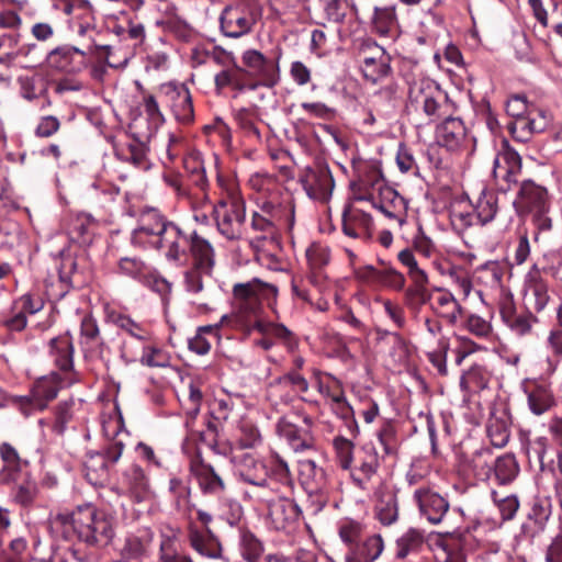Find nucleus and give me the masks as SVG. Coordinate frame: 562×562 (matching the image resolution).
<instances>
[{
  "mask_svg": "<svg viewBox=\"0 0 562 562\" xmlns=\"http://www.w3.org/2000/svg\"><path fill=\"white\" fill-rule=\"evenodd\" d=\"M198 476L200 485L205 492L216 494L225 488L224 481L210 465H202Z\"/></svg>",
  "mask_w": 562,
  "mask_h": 562,
  "instance_id": "de8ad7c7",
  "label": "nucleus"
},
{
  "mask_svg": "<svg viewBox=\"0 0 562 562\" xmlns=\"http://www.w3.org/2000/svg\"><path fill=\"white\" fill-rule=\"evenodd\" d=\"M425 543L423 531L416 528H409L396 540L395 557L405 559L409 554L417 553Z\"/></svg>",
  "mask_w": 562,
  "mask_h": 562,
  "instance_id": "473e14b6",
  "label": "nucleus"
},
{
  "mask_svg": "<svg viewBox=\"0 0 562 562\" xmlns=\"http://www.w3.org/2000/svg\"><path fill=\"white\" fill-rule=\"evenodd\" d=\"M434 292L431 310L449 324H457L463 314V308L458 300L450 291L442 288H437Z\"/></svg>",
  "mask_w": 562,
  "mask_h": 562,
  "instance_id": "aec40b11",
  "label": "nucleus"
},
{
  "mask_svg": "<svg viewBox=\"0 0 562 562\" xmlns=\"http://www.w3.org/2000/svg\"><path fill=\"white\" fill-rule=\"evenodd\" d=\"M268 516L274 529L291 531L300 520L301 509L297 504L286 497H278L268 502Z\"/></svg>",
  "mask_w": 562,
  "mask_h": 562,
  "instance_id": "dca6fc26",
  "label": "nucleus"
},
{
  "mask_svg": "<svg viewBox=\"0 0 562 562\" xmlns=\"http://www.w3.org/2000/svg\"><path fill=\"white\" fill-rule=\"evenodd\" d=\"M190 250L194 260L193 268L201 269L209 276L214 266V249L212 245L195 233L190 235Z\"/></svg>",
  "mask_w": 562,
  "mask_h": 562,
  "instance_id": "393cba45",
  "label": "nucleus"
},
{
  "mask_svg": "<svg viewBox=\"0 0 562 562\" xmlns=\"http://www.w3.org/2000/svg\"><path fill=\"white\" fill-rule=\"evenodd\" d=\"M550 300L548 284L540 270L533 266L526 274L524 283V304L528 311L541 312Z\"/></svg>",
  "mask_w": 562,
  "mask_h": 562,
  "instance_id": "ddd939ff",
  "label": "nucleus"
},
{
  "mask_svg": "<svg viewBox=\"0 0 562 562\" xmlns=\"http://www.w3.org/2000/svg\"><path fill=\"white\" fill-rule=\"evenodd\" d=\"M407 269H408V272H407L408 277L415 283V289H408L406 292L407 295L417 296V297H419L422 303H425L427 301V295H426V284L428 283L427 273L425 272V270H423L418 266L416 259L411 261V263L407 266Z\"/></svg>",
  "mask_w": 562,
  "mask_h": 562,
  "instance_id": "a19ab883",
  "label": "nucleus"
},
{
  "mask_svg": "<svg viewBox=\"0 0 562 562\" xmlns=\"http://www.w3.org/2000/svg\"><path fill=\"white\" fill-rule=\"evenodd\" d=\"M361 70L366 79L371 82H376L389 74V59L383 54H381L379 58L366 57Z\"/></svg>",
  "mask_w": 562,
  "mask_h": 562,
  "instance_id": "4c0bfd02",
  "label": "nucleus"
},
{
  "mask_svg": "<svg viewBox=\"0 0 562 562\" xmlns=\"http://www.w3.org/2000/svg\"><path fill=\"white\" fill-rule=\"evenodd\" d=\"M55 520L89 546H105L114 537L115 518L91 504L77 506L71 513L58 514Z\"/></svg>",
  "mask_w": 562,
  "mask_h": 562,
  "instance_id": "7ed1b4c3",
  "label": "nucleus"
},
{
  "mask_svg": "<svg viewBox=\"0 0 562 562\" xmlns=\"http://www.w3.org/2000/svg\"><path fill=\"white\" fill-rule=\"evenodd\" d=\"M262 553L261 542L252 535H244L241 542V554L248 562H257Z\"/></svg>",
  "mask_w": 562,
  "mask_h": 562,
  "instance_id": "e2e57ef3",
  "label": "nucleus"
},
{
  "mask_svg": "<svg viewBox=\"0 0 562 562\" xmlns=\"http://www.w3.org/2000/svg\"><path fill=\"white\" fill-rule=\"evenodd\" d=\"M217 231L229 240L239 239L245 227V202L237 193H229L213 206Z\"/></svg>",
  "mask_w": 562,
  "mask_h": 562,
  "instance_id": "39448f33",
  "label": "nucleus"
},
{
  "mask_svg": "<svg viewBox=\"0 0 562 562\" xmlns=\"http://www.w3.org/2000/svg\"><path fill=\"white\" fill-rule=\"evenodd\" d=\"M528 404L533 414L541 415L553 405V397L549 390L537 386L528 394Z\"/></svg>",
  "mask_w": 562,
  "mask_h": 562,
  "instance_id": "49530a36",
  "label": "nucleus"
},
{
  "mask_svg": "<svg viewBox=\"0 0 562 562\" xmlns=\"http://www.w3.org/2000/svg\"><path fill=\"white\" fill-rule=\"evenodd\" d=\"M119 490L137 504L149 502L153 496L149 479L137 464H131L123 470Z\"/></svg>",
  "mask_w": 562,
  "mask_h": 562,
  "instance_id": "1a4fd4ad",
  "label": "nucleus"
},
{
  "mask_svg": "<svg viewBox=\"0 0 562 562\" xmlns=\"http://www.w3.org/2000/svg\"><path fill=\"white\" fill-rule=\"evenodd\" d=\"M380 465L379 454L372 445H364L357 459L356 471L352 479L359 486H363L376 472Z\"/></svg>",
  "mask_w": 562,
  "mask_h": 562,
  "instance_id": "b1692460",
  "label": "nucleus"
},
{
  "mask_svg": "<svg viewBox=\"0 0 562 562\" xmlns=\"http://www.w3.org/2000/svg\"><path fill=\"white\" fill-rule=\"evenodd\" d=\"M283 224L274 221L272 218L267 217L263 214L255 213L251 220V227L260 232L261 238H273L277 234L278 227H281Z\"/></svg>",
  "mask_w": 562,
  "mask_h": 562,
  "instance_id": "864d4df0",
  "label": "nucleus"
},
{
  "mask_svg": "<svg viewBox=\"0 0 562 562\" xmlns=\"http://www.w3.org/2000/svg\"><path fill=\"white\" fill-rule=\"evenodd\" d=\"M299 473L302 484L310 493L322 494L326 490V472L311 459L299 461Z\"/></svg>",
  "mask_w": 562,
  "mask_h": 562,
  "instance_id": "5701e85b",
  "label": "nucleus"
},
{
  "mask_svg": "<svg viewBox=\"0 0 562 562\" xmlns=\"http://www.w3.org/2000/svg\"><path fill=\"white\" fill-rule=\"evenodd\" d=\"M376 519L384 526H391L398 519V502L392 492H382L379 494L374 506Z\"/></svg>",
  "mask_w": 562,
  "mask_h": 562,
  "instance_id": "c756f323",
  "label": "nucleus"
},
{
  "mask_svg": "<svg viewBox=\"0 0 562 562\" xmlns=\"http://www.w3.org/2000/svg\"><path fill=\"white\" fill-rule=\"evenodd\" d=\"M384 550V541L380 535L368 537L351 555L346 557V562H374Z\"/></svg>",
  "mask_w": 562,
  "mask_h": 562,
  "instance_id": "7c9ffc66",
  "label": "nucleus"
},
{
  "mask_svg": "<svg viewBox=\"0 0 562 562\" xmlns=\"http://www.w3.org/2000/svg\"><path fill=\"white\" fill-rule=\"evenodd\" d=\"M154 533L149 529L138 530L125 539L123 553L133 560H144L151 550Z\"/></svg>",
  "mask_w": 562,
  "mask_h": 562,
  "instance_id": "a878e982",
  "label": "nucleus"
},
{
  "mask_svg": "<svg viewBox=\"0 0 562 562\" xmlns=\"http://www.w3.org/2000/svg\"><path fill=\"white\" fill-rule=\"evenodd\" d=\"M189 541L191 547L203 557L216 559L222 554L221 543L210 533L209 529L202 532L191 527L189 530Z\"/></svg>",
  "mask_w": 562,
  "mask_h": 562,
  "instance_id": "bb28decb",
  "label": "nucleus"
},
{
  "mask_svg": "<svg viewBox=\"0 0 562 562\" xmlns=\"http://www.w3.org/2000/svg\"><path fill=\"white\" fill-rule=\"evenodd\" d=\"M45 64L56 71L77 74L87 67L86 52L71 45L57 46L47 53Z\"/></svg>",
  "mask_w": 562,
  "mask_h": 562,
  "instance_id": "9d476101",
  "label": "nucleus"
},
{
  "mask_svg": "<svg viewBox=\"0 0 562 562\" xmlns=\"http://www.w3.org/2000/svg\"><path fill=\"white\" fill-rule=\"evenodd\" d=\"M234 460L244 482L258 487L268 486V469L263 461L254 458L250 453L235 456Z\"/></svg>",
  "mask_w": 562,
  "mask_h": 562,
  "instance_id": "a211bd4d",
  "label": "nucleus"
},
{
  "mask_svg": "<svg viewBox=\"0 0 562 562\" xmlns=\"http://www.w3.org/2000/svg\"><path fill=\"white\" fill-rule=\"evenodd\" d=\"M486 383L485 371L480 366H473L460 379V386L464 391L484 389Z\"/></svg>",
  "mask_w": 562,
  "mask_h": 562,
  "instance_id": "3c124183",
  "label": "nucleus"
},
{
  "mask_svg": "<svg viewBox=\"0 0 562 562\" xmlns=\"http://www.w3.org/2000/svg\"><path fill=\"white\" fill-rule=\"evenodd\" d=\"M497 196L494 192L483 191L475 205V215L479 224L491 222L497 213Z\"/></svg>",
  "mask_w": 562,
  "mask_h": 562,
  "instance_id": "e433bc0d",
  "label": "nucleus"
},
{
  "mask_svg": "<svg viewBox=\"0 0 562 562\" xmlns=\"http://www.w3.org/2000/svg\"><path fill=\"white\" fill-rule=\"evenodd\" d=\"M81 344L85 348L92 349L100 341L99 328L91 316H85L81 319Z\"/></svg>",
  "mask_w": 562,
  "mask_h": 562,
  "instance_id": "6e6d98bb",
  "label": "nucleus"
},
{
  "mask_svg": "<svg viewBox=\"0 0 562 562\" xmlns=\"http://www.w3.org/2000/svg\"><path fill=\"white\" fill-rule=\"evenodd\" d=\"M306 258L311 270H317L328 262V249L319 244H313L306 249Z\"/></svg>",
  "mask_w": 562,
  "mask_h": 562,
  "instance_id": "680f3d73",
  "label": "nucleus"
},
{
  "mask_svg": "<svg viewBox=\"0 0 562 562\" xmlns=\"http://www.w3.org/2000/svg\"><path fill=\"white\" fill-rule=\"evenodd\" d=\"M124 159L136 168L142 170H147L150 167V164L146 156V148L142 143L133 142L128 144L127 151L123 154Z\"/></svg>",
  "mask_w": 562,
  "mask_h": 562,
  "instance_id": "5fc2aeb1",
  "label": "nucleus"
},
{
  "mask_svg": "<svg viewBox=\"0 0 562 562\" xmlns=\"http://www.w3.org/2000/svg\"><path fill=\"white\" fill-rule=\"evenodd\" d=\"M334 447L341 468L349 469L352 462V442L346 438L338 437L334 440Z\"/></svg>",
  "mask_w": 562,
  "mask_h": 562,
  "instance_id": "0e129e2a",
  "label": "nucleus"
},
{
  "mask_svg": "<svg viewBox=\"0 0 562 562\" xmlns=\"http://www.w3.org/2000/svg\"><path fill=\"white\" fill-rule=\"evenodd\" d=\"M269 218L278 221L282 224H286L289 227H292L294 222V209L293 206H289V209H282L281 206H277L271 202H266L261 206V213Z\"/></svg>",
  "mask_w": 562,
  "mask_h": 562,
  "instance_id": "603ef678",
  "label": "nucleus"
},
{
  "mask_svg": "<svg viewBox=\"0 0 562 562\" xmlns=\"http://www.w3.org/2000/svg\"><path fill=\"white\" fill-rule=\"evenodd\" d=\"M374 29L380 34H386L392 25L395 23V11L393 8H374V15L372 19Z\"/></svg>",
  "mask_w": 562,
  "mask_h": 562,
  "instance_id": "4d7b16f0",
  "label": "nucleus"
},
{
  "mask_svg": "<svg viewBox=\"0 0 562 562\" xmlns=\"http://www.w3.org/2000/svg\"><path fill=\"white\" fill-rule=\"evenodd\" d=\"M409 101L417 111H422L429 121H435L447 112V98L430 80H419L409 88Z\"/></svg>",
  "mask_w": 562,
  "mask_h": 562,
  "instance_id": "423d86ee",
  "label": "nucleus"
},
{
  "mask_svg": "<svg viewBox=\"0 0 562 562\" xmlns=\"http://www.w3.org/2000/svg\"><path fill=\"white\" fill-rule=\"evenodd\" d=\"M50 353L56 366L64 371L72 367L74 347L68 336H60L50 340Z\"/></svg>",
  "mask_w": 562,
  "mask_h": 562,
  "instance_id": "72a5a7b5",
  "label": "nucleus"
},
{
  "mask_svg": "<svg viewBox=\"0 0 562 562\" xmlns=\"http://www.w3.org/2000/svg\"><path fill=\"white\" fill-rule=\"evenodd\" d=\"M258 11L254 0H244L226 8L221 15V29L228 37H240L250 32Z\"/></svg>",
  "mask_w": 562,
  "mask_h": 562,
  "instance_id": "0eeeda50",
  "label": "nucleus"
},
{
  "mask_svg": "<svg viewBox=\"0 0 562 562\" xmlns=\"http://www.w3.org/2000/svg\"><path fill=\"white\" fill-rule=\"evenodd\" d=\"M94 220L88 214H78L72 218L69 233L76 235L80 243L90 241L91 229L94 227Z\"/></svg>",
  "mask_w": 562,
  "mask_h": 562,
  "instance_id": "09e8293b",
  "label": "nucleus"
},
{
  "mask_svg": "<svg viewBox=\"0 0 562 562\" xmlns=\"http://www.w3.org/2000/svg\"><path fill=\"white\" fill-rule=\"evenodd\" d=\"M360 186L363 192L356 196L358 201H370L386 217L396 221L398 226L404 224V199L395 190L386 187L376 172H373L370 179L361 180Z\"/></svg>",
  "mask_w": 562,
  "mask_h": 562,
  "instance_id": "20e7f679",
  "label": "nucleus"
},
{
  "mask_svg": "<svg viewBox=\"0 0 562 562\" xmlns=\"http://www.w3.org/2000/svg\"><path fill=\"white\" fill-rule=\"evenodd\" d=\"M169 492L173 496L177 510L188 513L190 510L191 490L182 480L172 477L169 481Z\"/></svg>",
  "mask_w": 562,
  "mask_h": 562,
  "instance_id": "37998d69",
  "label": "nucleus"
},
{
  "mask_svg": "<svg viewBox=\"0 0 562 562\" xmlns=\"http://www.w3.org/2000/svg\"><path fill=\"white\" fill-rule=\"evenodd\" d=\"M114 324L124 333L139 340H146L149 337V331L143 324L136 323L127 315H117L114 317Z\"/></svg>",
  "mask_w": 562,
  "mask_h": 562,
  "instance_id": "8fccbe9b",
  "label": "nucleus"
},
{
  "mask_svg": "<svg viewBox=\"0 0 562 562\" xmlns=\"http://www.w3.org/2000/svg\"><path fill=\"white\" fill-rule=\"evenodd\" d=\"M239 446L245 449L255 448L261 442V436L258 428L250 422L244 420L239 427Z\"/></svg>",
  "mask_w": 562,
  "mask_h": 562,
  "instance_id": "bf43d9fd",
  "label": "nucleus"
},
{
  "mask_svg": "<svg viewBox=\"0 0 562 562\" xmlns=\"http://www.w3.org/2000/svg\"><path fill=\"white\" fill-rule=\"evenodd\" d=\"M245 72L258 79V85L272 88L280 80L278 63L267 59L256 49L246 50L243 54Z\"/></svg>",
  "mask_w": 562,
  "mask_h": 562,
  "instance_id": "9b49d317",
  "label": "nucleus"
},
{
  "mask_svg": "<svg viewBox=\"0 0 562 562\" xmlns=\"http://www.w3.org/2000/svg\"><path fill=\"white\" fill-rule=\"evenodd\" d=\"M301 182L307 195L314 200H327L334 189V179L329 168L326 165H316L307 168Z\"/></svg>",
  "mask_w": 562,
  "mask_h": 562,
  "instance_id": "f8f14e48",
  "label": "nucleus"
},
{
  "mask_svg": "<svg viewBox=\"0 0 562 562\" xmlns=\"http://www.w3.org/2000/svg\"><path fill=\"white\" fill-rule=\"evenodd\" d=\"M513 204L520 213L548 212V192L532 180H524Z\"/></svg>",
  "mask_w": 562,
  "mask_h": 562,
  "instance_id": "2eb2a0df",
  "label": "nucleus"
},
{
  "mask_svg": "<svg viewBox=\"0 0 562 562\" xmlns=\"http://www.w3.org/2000/svg\"><path fill=\"white\" fill-rule=\"evenodd\" d=\"M450 221L454 229L463 232L467 228L479 224L476 215L469 210L454 207L450 213Z\"/></svg>",
  "mask_w": 562,
  "mask_h": 562,
  "instance_id": "052dcab7",
  "label": "nucleus"
},
{
  "mask_svg": "<svg viewBox=\"0 0 562 562\" xmlns=\"http://www.w3.org/2000/svg\"><path fill=\"white\" fill-rule=\"evenodd\" d=\"M373 221L370 214L349 209L342 215V231L352 238L369 239L372 236Z\"/></svg>",
  "mask_w": 562,
  "mask_h": 562,
  "instance_id": "6ab92c4d",
  "label": "nucleus"
},
{
  "mask_svg": "<svg viewBox=\"0 0 562 562\" xmlns=\"http://www.w3.org/2000/svg\"><path fill=\"white\" fill-rule=\"evenodd\" d=\"M120 271L138 281H143L150 273L149 267L137 257H124L119 262Z\"/></svg>",
  "mask_w": 562,
  "mask_h": 562,
  "instance_id": "a18cd8bd",
  "label": "nucleus"
},
{
  "mask_svg": "<svg viewBox=\"0 0 562 562\" xmlns=\"http://www.w3.org/2000/svg\"><path fill=\"white\" fill-rule=\"evenodd\" d=\"M363 527L360 522L352 519H345L339 524L338 533L340 539L351 546L357 542V540L362 535Z\"/></svg>",
  "mask_w": 562,
  "mask_h": 562,
  "instance_id": "13d9d810",
  "label": "nucleus"
},
{
  "mask_svg": "<svg viewBox=\"0 0 562 562\" xmlns=\"http://www.w3.org/2000/svg\"><path fill=\"white\" fill-rule=\"evenodd\" d=\"M519 465L512 454H504L494 460L493 474L499 484L510 483L518 474Z\"/></svg>",
  "mask_w": 562,
  "mask_h": 562,
  "instance_id": "c9c22d12",
  "label": "nucleus"
},
{
  "mask_svg": "<svg viewBox=\"0 0 562 562\" xmlns=\"http://www.w3.org/2000/svg\"><path fill=\"white\" fill-rule=\"evenodd\" d=\"M493 454L488 448L477 450L471 460L475 476L482 481H487L493 475Z\"/></svg>",
  "mask_w": 562,
  "mask_h": 562,
  "instance_id": "ea45409f",
  "label": "nucleus"
},
{
  "mask_svg": "<svg viewBox=\"0 0 562 562\" xmlns=\"http://www.w3.org/2000/svg\"><path fill=\"white\" fill-rule=\"evenodd\" d=\"M504 318L508 326L518 335L528 334L532 322H536V318L531 315L507 316L504 314Z\"/></svg>",
  "mask_w": 562,
  "mask_h": 562,
  "instance_id": "774afa93",
  "label": "nucleus"
},
{
  "mask_svg": "<svg viewBox=\"0 0 562 562\" xmlns=\"http://www.w3.org/2000/svg\"><path fill=\"white\" fill-rule=\"evenodd\" d=\"M245 69L237 64L228 68L222 69L214 77V83L217 91L226 87H232L237 91H243L246 88L244 80Z\"/></svg>",
  "mask_w": 562,
  "mask_h": 562,
  "instance_id": "f704fd0d",
  "label": "nucleus"
},
{
  "mask_svg": "<svg viewBox=\"0 0 562 562\" xmlns=\"http://www.w3.org/2000/svg\"><path fill=\"white\" fill-rule=\"evenodd\" d=\"M166 95L178 122L187 124L193 121L191 94L186 87H168Z\"/></svg>",
  "mask_w": 562,
  "mask_h": 562,
  "instance_id": "4be33fe9",
  "label": "nucleus"
},
{
  "mask_svg": "<svg viewBox=\"0 0 562 562\" xmlns=\"http://www.w3.org/2000/svg\"><path fill=\"white\" fill-rule=\"evenodd\" d=\"M157 562H192L189 557L178 552L175 530H171L170 535H161L159 558Z\"/></svg>",
  "mask_w": 562,
  "mask_h": 562,
  "instance_id": "58836bf2",
  "label": "nucleus"
},
{
  "mask_svg": "<svg viewBox=\"0 0 562 562\" xmlns=\"http://www.w3.org/2000/svg\"><path fill=\"white\" fill-rule=\"evenodd\" d=\"M550 123L546 111L531 109L526 117H519L508 123L507 128L518 142H528L532 134L543 132Z\"/></svg>",
  "mask_w": 562,
  "mask_h": 562,
  "instance_id": "f3484780",
  "label": "nucleus"
},
{
  "mask_svg": "<svg viewBox=\"0 0 562 562\" xmlns=\"http://www.w3.org/2000/svg\"><path fill=\"white\" fill-rule=\"evenodd\" d=\"M233 295L234 312L232 316L224 315L221 319L222 324L234 319L238 326L255 329L262 336L279 339L288 348H293L292 334L285 326L258 318L262 301H268L277 295L274 285L252 279L246 283L235 284Z\"/></svg>",
  "mask_w": 562,
  "mask_h": 562,
  "instance_id": "f257e3e1",
  "label": "nucleus"
},
{
  "mask_svg": "<svg viewBox=\"0 0 562 562\" xmlns=\"http://www.w3.org/2000/svg\"><path fill=\"white\" fill-rule=\"evenodd\" d=\"M16 81L21 97L27 101H34L47 94L48 82L41 74L20 76Z\"/></svg>",
  "mask_w": 562,
  "mask_h": 562,
  "instance_id": "2f4dec72",
  "label": "nucleus"
},
{
  "mask_svg": "<svg viewBox=\"0 0 562 562\" xmlns=\"http://www.w3.org/2000/svg\"><path fill=\"white\" fill-rule=\"evenodd\" d=\"M189 239L190 236L176 223L156 211L143 213L131 235L132 245L164 249L169 261H179L186 257Z\"/></svg>",
  "mask_w": 562,
  "mask_h": 562,
  "instance_id": "f03ea898",
  "label": "nucleus"
},
{
  "mask_svg": "<svg viewBox=\"0 0 562 562\" xmlns=\"http://www.w3.org/2000/svg\"><path fill=\"white\" fill-rule=\"evenodd\" d=\"M467 131L464 124L459 117L448 116L436 131V139L440 146L448 150L458 149L464 142Z\"/></svg>",
  "mask_w": 562,
  "mask_h": 562,
  "instance_id": "412c9836",
  "label": "nucleus"
},
{
  "mask_svg": "<svg viewBox=\"0 0 562 562\" xmlns=\"http://www.w3.org/2000/svg\"><path fill=\"white\" fill-rule=\"evenodd\" d=\"M63 11L71 16L72 23L86 21V25L93 23V12L90 4L81 0H67Z\"/></svg>",
  "mask_w": 562,
  "mask_h": 562,
  "instance_id": "79ce46f5",
  "label": "nucleus"
},
{
  "mask_svg": "<svg viewBox=\"0 0 562 562\" xmlns=\"http://www.w3.org/2000/svg\"><path fill=\"white\" fill-rule=\"evenodd\" d=\"M57 271L61 288L58 296L63 297L70 288L79 284V272L75 257H72L69 252H60L59 261L57 263Z\"/></svg>",
  "mask_w": 562,
  "mask_h": 562,
  "instance_id": "cd10ccee",
  "label": "nucleus"
},
{
  "mask_svg": "<svg viewBox=\"0 0 562 562\" xmlns=\"http://www.w3.org/2000/svg\"><path fill=\"white\" fill-rule=\"evenodd\" d=\"M140 361L148 367H165L168 358L161 349L149 346L144 348Z\"/></svg>",
  "mask_w": 562,
  "mask_h": 562,
  "instance_id": "338daca9",
  "label": "nucleus"
},
{
  "mask_svg": "<svg viewBox=\"0 0 562 562\" xmlns=\"http://www.w3.org/2000/svg\"><path fill=\"white\" fill-rule=\"evenodd\" d=\"M414 501L420 515L430 524L438 525L449 510V502L437 492L420 487L414 492Z\"/></svg>",
  "mask_w": 562,
  "mask_h": 562,
  "instance_id": "4468645a",
  "label": "nucleus"
},
{
  "mask_svg": "<svg viewBox=\"0 0 562 562\" xmlns=\"http://www.w3.org/2000/svg\"><path fill=\"white\" fill-rule=\"evenodd\" d=\"M521 172V158L519 154L503 142L502 149L496 154L493 160V177L497 189L507 192L513 184L518 182Z\"/></svg>",
  "mask_w": 562,
  "mask_h": 562,
  "instance_id": "6e6552de",
  "label": "nucleus"
},
{
  "mask_svg": "<svg viewBox=\"0 0 562 562\" xmlns=\"http://www.w3.org/2000/svg\"><path fill=\"white\" fill-rule=\"evenodd\" d=\"M280 436L286 438L295 451L310 449L312 445L307 440H302L297 435V429L286 417H281L277 424Z\"/></svg>",
  "mask_w": 562,
  "mask_h": 562,
  "instance_id": "c03bdc74",
  "label": "nucleus"
},
{
  "mask_svg": "<svg viewBox=\"0 0 562 562\" xmlns=\"http://www.w3.org/2000/svg\"><path fill=\"white\" fill-rule=\"evenodd\" d=\"M18 44V34H3L0 36V50L3 52L0 56V63H11L21 56L27 57L37 49V45L34 43L22 46Z\"/></svg>",
  "mask_w": 562,
  "mask_h": 562,
  "instance_id": "c85d7f7f",
  "label": "nucleus"
},
{
  "mask_svg": "<svg viewBox=\"0 0 562 562\" xmlns=\"http://www.w3.org/2000/svg\"><path fill=\"white\" fill-rule=\"evenodd\" d=\"M183 167L195 177V183L203 186L205 182L203 161L199 154H191L183 158Z\"/></svg>",
  "mask_w": 562,
  "mask_h": 562,
  "instance_id": "69168bd1",
  "label": "nucleus"
}]
</instances>
